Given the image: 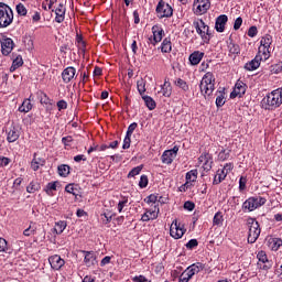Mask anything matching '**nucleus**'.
<instances>
[{
  "label": "nucleus",
  "instance_id": "423d86ee",
  "mask_svg": "<svg viewBox=\"0 0 282 282\" xmlns=\"http://www.w3.org/2000/svg\"><path fill=\"white\" fill-rule=\"evenodd\" d=\"M204 270V264L202 262L194 263L189 265L181 275L185 276L187 281H191L195 274H199Z\"/></svg>",
  "mask_w": 282,
  "mask_h": 282
},
{
  "label": "nucleus",
  "instance_id": "4be33fe9",
  "mask_svg": "<svg viewBox=\"0 0 282 282\" xmlns=\"http://www.w3.org/2000/svg\"><path fill=\"white\" fill-rule=\"evenodd\" d=\"M228 177V172H225V170H218L216 172V175L214 176L213 184L214 186H217L224 182Z\"/></svg>",
  "mask_w": 282,
  "mask_h": 282
},
{
  "label": "nucleus",
  "instance_id": "39448f33",
  "mask_svg": "<svg viewBox=\"0 0 282 282\" xmlns=\"http://www.w3.org/2000/svg\"><path fill=\"white\" fill-rule=\"evenodd\" d=\"M156 14L159 19H171L173 17V7L164 2V0H160L156 6Z\"/></svg>",
  "mask_w": 282,
  "mask_h": 282
},
{
  "label": "nucleus",
  "instance_id": "79ce46f5",
  "mask_svg": "<svg viewBox=\"0 0 282 282\" xmlns=\"http://www.w3.org/2000/svg\"><path fill=\"white\" fill-rule=\"evenodd\" d=\"M270 45H272V35L265 34L260 41V46L271 47Z\"/></svg>",
  "mask_w": 282,
  "mask_h": 282
},
{
  "label": "nucleus",
  "instance_id": "a878e982",
  "mask_svg": "<svg viewBox=\"0 0 282 282\" xmlns=\"http://www.w3.org/2000/svg\"><path fill=\"white\" fill-rule=\"evenodd\" d=\"M268 245H269V248L273 250V252H276V250H279V248H281L282 246V240L281 238H269Z\"/></svg>",
  "mask_w": 282,
  "mask_h": 282
},
{
  "label": "nucleus",
  "instance_id": "e2e57ef3",
  "mask_svg": "<svg viewBox=\"0 0 282 282\" xmlns=\"http://www.w3.org/2000/svg\"><path fill=\"white\" fill-rule=\"evenodd\" d=\"M259 33V31L257 30V26H251L248 30V36H250L251 39H254V36Z\"/></svg>",
  "mask_w": 282,
  "mask_h": 282
},
{
  "label": "nucleus",
  "instance_id": "a19ab883",
  "mask_svg": "<svg viewBox=\"0 0 282 282\" xmlns=\"http://www.w3.org/2000/svg\"><path fill=\"white\" fill-rule=\"evenodd\" d=\"M197 175H198L197 170H192V171H189V172L186 173L185 180H186V182H188V183H191V182H197Z\"/></svg>",
  "mask_w": 282,
  "mask_h": 282
},
{
  "label": "nucleus",
  "instance_id": "cd10ccee",
  "mask_svg": "<svg viewBox=\"0 0 282 282\" xmlns=\"http://www.w3.org/2000/svg\"><path fill=\"white\" fill-rule=\"evenodd\" d=\"M174 160H175V156L169 150H165L161 155V161L163 164H167V165L173 164Z\"/></svg>",
  "mask_w": 282,
  "mask_h": 282
},
{
  "label": "nucleus",
  "instance_id": "72a5a7b5",
  "mask_svg": "<svg viewBox=\"0 0 282 282\" xmlns=\"http://www.w3.org/2000/svg\"><path fill=\"white\" fill-rule=\"evenodd\" d=\"M207 96H213L215 91V75L210 73V78L207 80Z\"/></svg>",
  "mask_w": 282,
  "mask_h": 282
},
{
  "label": "nucleus",
  "instance_id": "412c9836",
  "mask_svg": "<svg viewBox=\"0 0 282 282\" xmlns=\"http://www.w3.org/2000/svg\"><path fill=\"white\" fill-rule=\"evenodd\" d=\"M202 58H204V52L195 51L189 55V63L191 65H199Z\"/></svg>",
  "mask_w": 282,
  "mask_h": 282
},
{
  "label": "nucleus",
  "instance_id": "c9c22d12",
  "mask_svg": "<svg viewBox=\"0 0 282 282\" xmlns=\"http://www.w3.org/2000/svg\"><path fill=\"white\" fill-rule=\"evenodd\" d=\"M58 184V181L47 183L46 187L44 188L46 195L50 197L54 196V191H56V185Z\"/></svg>",
  "mask_w": 282,
  "mask_h": 282
},
{
  "label": "nucleus",
  "instance_id": "774afa93",
  "mask_svg": "<svg viewBox=\"0 0 282 282\" xmlns=\"http://www.w3.org/2000/svg\"><path fill=\"white\" fill-rule=\"evenodd\" d=\"M133 282H148L149 280L144 275H137L132 279Z\"/></svg>",
  "mask_w": 282,
  "mask_h": 282
},
{
  "label": "nucleus",
  "instance_id": "4d7b16f0",
  "mask_svg": "<svg viewBox=\"0 0 282 282\" xmlns=\"http://www.w3.org/2000/svg\"><path fill=\"white\" fill-rule=\"evenodd\" d=\"M197 246H199V242L197 241V239H191V240L186 243L187 250H193V249L197 248Z\"/></svg>",
  "mask_w": 282,
  "mask_h": 282
},
{
  "label": "nucleus",
  "instance_id": "1a4fd4ad",
  "mask_svg": "<svg viewBox=\"0 0 282 282\" xmlns=\"http://www.w3.org/2000/svg\"><path fill=\"white\" fill-rule=\"evenodd\" d=\"M14 50V41L10 37H4L1 40V53L3 56H9Z\"/></svg>",
  "mask_w": 282,
  "mask_h": 282
},
{
  "label": "nucleus",
  "instance_id": "13d9d810",
  "mask_svg": "<svg viewBox=\"0 0 282 282\" xmlns=\"http://www.w3.org/2000/svg\"><path fill=\"white\" fill-rule=\"evenodd\" d=\"M127 204H129V198L123 197V199L120 200V202L118 203V205H117L118 212H119V213H122V210H123L124 206H127Z\"/></svg>",
  "mask_w": 282,
  "mask_h": 282
},
{
  "label": "nucleus",
  "instance_id": "680f3d73",
  "mask_svg": "<svg viewBox=\"0 0 282 282\" xmlns=\"http://www.w3.org/2000/svg\"><path fill=\"white\" fill-rule=\"evenodd\" d=\"M135 129H138V123L133 122L128 127L127 133L126 135H133V131H135Z\"/></svg>",
  "mask_w": 282,
  "mask_h": 282
},
{
  "label": "nucleus",
  "instance_id": "58836bf2",
  "mask_svg": "<svg viewBox=\"0 0 282 282\" xmlns=\"http://www.w3.org/2000/svg\"><path fill=\"white\" fill-rule=\"evenodd\" d=\"M151 219H158V213L147 210L141 217V221H151Z\"/></svg>",
  "mask_w": 282,
  "mask_h": 282
},
{
  "label": "nucleus",
  "instance_id": "9d476101",
  "mask_svg": "<svg viewBox=\"0 0 282 282\" xmlns=\"http://www.w3.org/2000/svg\"><path fill=\"white\" fill-rule=\"evenodd\" d=\"M257 259L259 260V265L261 270L268 271L272 268V261L268 259V254L265 253V251L263 250L259 251L257 254ZM261 263H263L262 267H261Z\"/></svg>",
  "mask_w": 282,
  "mask_h": 282
},
{
  "label": "nucleus",
  "instance_id": "0e129e2a",
  "mask_svg": "<svg viewBox=\"0 0 282 282\" xmlns=\"http://www.w3.org/2000/svg\"><path fill=\"white\" fill-rule=\"evenodd\" d=\"M12 160L10 158L1 156L0 155V166H8Z\"/></svg>",
  "mask_w": 282,
  "mask_h": 282
},
{
  "label": "nucleus",
  "instance_id": "b1692460",
  "mask_svg": "<svg viewBox=\"0 0 282 282\" xmlns=\"http://www.w3.org/2000/svg\"><path fill=\"white\" fill-rule=\"evenodd\" d=\"M161 91L165 98H171V94H173V87L171 86V82H169V79L164 80V84L161 86Z\"/></svg>",
  "mask_w": 282,
  "mask_h": 282
},
{
  "label": "nucleus",
  "instance_id": "4468645a",
  "mask_svg": "<svg viewBox=\"0 0 282 282\" xmlns=\"http://www.w3.org/2000/svg\"><path fill=\"white\" fill-rule=\"evenodd\" d=\"M50 265L53 270H61L65 265V260L61 256L55 254L48 258Z\"/></svg>",
  "mask_w": 282,
  "mask_h": 282
},
{
  "label": "nucleus",
  "instance_id": "7ed1b4c3",
  "mask_svg": "<svg viewBox=\"0 0 282 282\" xmlns=\"http://www.w3.org/2000/svg\"><path fill=\"white\" fill-rule=\"evenodd\" d=\"M247 226L249 228L248 231V243H257V239L261 236V225L254 218H248Z\"/></svg>",
  "mask_w": 282,
  "mask_h": 282
},
{
  "label": "nucleus",
  "instance_id": "338daca9",
  "mask_svg": "<svg viewBox=\"0 0 282 282\" xmlns=\"http://www.w3.org/2000/svg\"><path fill=\"white\" fill-rule=\"evenodd\" d=\"M57 108H58V111H63V109H67V101L63 99L57 101Z\"/></svg>",
  "mask_w": 282,
  "mask_h": 282
},
{
  "label": "nucleus",
  "instance_id": "49530a36",
  "mask_svg": "<svg viewBox=\"0 0 282 282\" xmlns=\"http://www.w3.org/2000/svg\"><path fill=\"white\" fill-rule=\"evenodd\" d=\"M174 84L176 85V87H180V89H183V91H188V84L186 83V80L177 78Z\"/></svg>",
  "mask_w": 282,
  "mask_h": 282
},
{
  "label": "nucleus",
  "instance_id": "bf43d9fd",
  "mask_svg": "<svg viewBox=\"0 0 282 282\" xmlns=\"http://www.w3.org/2000/svg\"><path fill=\"white\" fill-rule=\"evenodd\" d=\"M0 252H8V241L0 238Z\"/></svg>",
  "mask_w": 282,
  "mask_h": 282
},
{
  "label": "nucleus",
  "instance_id": "0eeeda50",
  "mask_svg": "<svg viewBox=\"0 0 282 282\" xmlns=\"http://www.w3.org/2000/svg\"><path fill=\"white\" fill-rule=\"evenodd\" d=\"M185 232H186V229H184V227L180 226L177 224V220H173V223L170 227L171 237H173V239H182V237H184Z\"/></svg>",
  "mask_w": 282,
  "mask_h": 282
},
{
  "label": "nucleus",
  "instance_id": "5fc2aeb1",
  "mask_svg": "<svg viewBox=\"0 0 282 282\" xmlns=\"http://www.w3.org/2000/svg\"><path fill=\"white\" fill-rule=\"evenodd\" d=\"M141 172H142V166L133 167V169L129 172L128 178L135 177V175H140Z\"/></svg>",
  "mask_w": 282,
  "mask_h": 282
},
{
  "label": "nucleus",
  "instance_id": "4c0bfd02",
  "mask_svg": "<svg viewBox=\"0 0 282 282\" xmlns=\"http://www.w3.org/2000/svg\"><path fill=\"white\" fill-rule=\"evenodd\" d=\"M37 191H41V183L36 181H32L26 187V192L31 194L36 193Z\"/></svg>",
  "mask_w": 282,
  "mask_h": 282
},
{
  "label": "nucleus",
  "instance_id": "5701e85b",
  "mask_svg": "<svg viewBox=\"0 0 282 282\" xmlns=\"http://www.w3.org/2000/svg\"><path fill=\"white\" fill-rule=\"evenodd\" d=\"M173 51V43L171 42V37H165L161 44L162 54H171Z\"/></svg>",
  "mask_w": 282,
  "mask_h": 282
},
{
  "label": "nucleus",
  "instance_id": "f8f14e48",
  "mask_svg": "<svg viewBox=\"0 0 282 282\" xmlns=\"http://www.w3.org/2000/svg\"><path fill=\"white\" fill-rule=\"evenodd\" d=\"M80 253L84 254V263L87 268L96 265V252L82 250Z\"/></svg>",
  "mask_w": 282,
  "mask_h": 282
},
{
  "label": "nucleus",
  "instance_id": "6e6d98bb",
  "mask_svg": "<svg viewBox=\"0 0 282 282\" xmlns=\"http://www.w3.org/2000/svg\"><path fill=\"white\" fill-rule=\"evenodd\" d=\"M246 184H248V177L247 176H240L239 178V191H246Z\"/></svg>",
  "mask_w": 282,
  "mask_h": 282
},
{
  "label": "nucleus",
  "instance_id": "3c124183",
  "mask_svg": "<svg viewBox=\"0 0 282 282\" xmlns=\"http://www.w3.org/2000/svg\"><path fill=\"white\" fill-rule=\"evenodd\" d=\"M73 142H74V138L72 135L62 138V143L64 144L65 149H69Z\"/></svg>",
  "mask_w": 282,
  "mask_h": 282
},
{
  "label": "nucleus",
  "instance_id": "9b49d317",
  "mask_svg": "<svg viewBox=\"0 0 282 282\" xmlns=\"http://www.w3.org/2000/svg\"><path fill=\"white\" fill-rule=\"evenodd\" d=\"M153 41H151L152 45H158V43L162 42L164 39V29L162 26L155 24L152 26Z\"/></svg>",
  "mask_w": 282,
  "mask_h": 282
},
{
  "label": "nucleus",
  "instance_id": "09e8293b",
  "mask_svg": "<svg viewBox=\"0 0 282 282\" xmlns=\"http://www.w3.org/2000/svg\"><path fill=\"white\" fill-rule=\"evenodd\" d=\"M202 28L205 36H208V43H210V39H213V32L210 31V26L206 25V22L203 21Z\"/></svg>",
  "mask_w": 282,
  "mask_h": 282
},
{
  "label": "nucleus",
  "instance_id": "6e6552de",
  "mask_svg": "<svg viewBox=\"0 0 282 282\" xmlns=\"http://www.w3.org/2000/svg\"><path fill=\"white\" fill-rule=\"evenodd\" d=\"M196 7V14H206L210 10V0H194V8Z\"/></svg>",
  "mask_w": 282,
  "mask_h": 282
},
{
  "label": "nucleus",
  "instance_id": "ea45409f",
  "mask_svg": "<svg viewBox=\"0 0 282 282\" xmlns=\"http://www.w3.org/2000/svg\"><path fill=\"white\" fill-rule=\"evenodd\" d=\"M23 66V57L21 55L17 56V58L13 59L12 66L10 67V72H15V69H19V67Z\"/></svg>",
  "mask_w": 282,
  "mask_h": 282
},
{
  "label": "nucleus",
  "instance_id": "f257e3e1",
  "mask_svg": "<svg viewBox=\"0 0 282 282\" xmlns=\"http://www.w3.org/2000/svg\"><path fill=\"white\" fill-rule=\"evenodd\" d=\"M262 108L268 111H274L278 107L282 105V88H278L271 91L262 99Z\"/></svg>",
  "mask_w": 282,
  "mask_h": 282
},
{
  "label": "nucleus",
  "instance_id": "bb28decb",
  "mask_svg": "<svg viewBox=\"0 0 282 282\" xmlns=\"http://www.w3.org/2000/svg\"><path fill=\"white\" fill-rule=\"evenodd\" d=\"M20 137H21V132L19 131V129L12 128V129L8 132L7 140H8V142H17Z\"/></svg>",
  "mask_w": 282,
  "mask_h": 282
},
{
  "label": "nucleus",
  "instance_id": "69168bd1",
  "mask_svg": "<svg viewBox=\"0 0 282 282\" xmlns=\"http://www.w3.org/2000/svg\"><path fill=\"white\" fill-rule=\"evenodd\" d=\"M185 210H195V203L187 200L184 203Z\"/></svg>",
  "mask_w": 282,
  "mask_h": 282
},
{
  "label": "nucleus",
  "instance_id": "052dcab7",
  "mask_svg": "<svg viewBox=\"0 0 282 282\" xmlns=\"http://www.w3.org/2000/svg\"><path fill=\"white\" fill-rule=\"evenodd\" d=\"M130 147H131V135L126 134L124 140H123L122 149L127 150Z\"/></svg>",
  "mask_w": 282,
  "mask_h": 282
},
{
  "label": "nucleus",
  "instance_id": "dca6fc26",
  "mask_svg": "<svg viewBox=\"0 0 282 282\" xmlns=\"http://www.w3.org/2000/svg\"><path fill=\"white\" fill-rule=\"evenodd\" d=\"M261 55H256L253 59L245 65V69H247V72H254V69H259V67L261 66Z\"/></svg>",
  "mask_w": 282,
  "mask_h": 282
},
{
  "label": "nucleus",
  "instance_id": "f704fd0d",
  "mask_svg": "<svg viewBox=\"0 0 282 282\" xmlns=\"http://www.w3.org/2000/svg\"><path fill=\"white\" fill-rule=\"evenodd\" d=\"M65 228H67V221H65V220H59V221H57V223L55 224L54 230H55L56 235H63Z\"/></svg>",
  "mask_w": 282,
  "mask_h": 282
},
{
  "label": "nucleus",
  "instance_id": "20e7f679",
  "mask_svg": "<svg viewBox=\"0 0 282 282\" xmlns=\"http://www.w3.org/2000/svg\"><path fill=\"white\" fill-rule=\"evenodd\" d=\"M265 197H249L243 204H242V210H249V213H252V210H257V208H261V206H264Z\"/></svg>",
  "mask_w": 282,
  "mask_h": 282
},
{
  "label": "nucleus",
  "instance_id": "37998d69",
  "mask_svg": "<svg viewBox=\"0 0 282 282\" xmlns=\"http://www.w3.org/2000/svg\"><path fill=\"white\" fill-rule=\"evenodd\" d=\"M57 171L61 177H67L69 175V165L62 164L57 167Z\"/></svg>",
  "mask_w": 282,
  "mask_h": 282
},
{
  "label": "nucleus",
  "instance_id": "f3484780",
  "mask_svg": "<svg viewBox=\"0 0 282 282\" xmlns=\"http://www.w3.org/2000/svg\"><path fill=\"white\" fill-rule=\"evenodd\" d=\"M193 25H194L197 34H199L202 41L204 43L208 44V36H206V34H204V31L202 30L203 25H204V20L200 19V20L194 21Z\"/></svg>",
  "mask_w": 282,
  "mask_h": 282
},
{
  "label": "nucleus",
  "instance_id": "7c9ffc66",
  "mask_svg": "<svg viewBox=\"0 0 282 282\" xmlns=\"http://www.w3.org/2000/svg\"><path fill=\"white\" fill-rule=\"evenodd\" d=\"M18 110L21 113H29V111H32V102L30 101V99H25Z\"/></svg>",
  "mask_w": 282,
  "mask_h": 282
},
{
  "label": "nucleus",
  "instance_id": "a18cd8bd",
  "mask_svg": "<svg viewBox=\"0 0 282 282\" xmlns=\"http://www.w3.org/2000/svg\"><path fill=\"white\" fill-rule=\"evenodd\" d=\"M39 98H40L41 105H52V99H50L47 94H45L43 91H40L39 93Z\"/></svg>",
  "mask_w": 282,
  "mask_h": 282
},
{
  "label": "nucleus",
  "instance_id": "c03bdc74",
  "mask_svg": "<svg viewBox=\"0 0 282 282\" xmlns=\"http://www.w3.org/2000/svg\"><path fill=\"white\" fill-rule=\"evenodd\" d=\"M271 52L272 47L259 46V54H262L264 56V61H268V58H270Z\"/></svg>",
  "mask_w": 282,
  "mask_h": 282
},
{
  "label": "nucleus",
  "instance_id": "a211bd4d",
  "mask_svg": "<svg viewBox=\"0 0 282 282\" xmlns=\"http://www.w3.org/2000/svg\"><path fill=\"white\" fill-rule=\"evenodd\" d=\"M228 23V15L221 14L216 19L215 29L217 32H224L226 24Z\"/></svg>",
  "mask_w": 282,
  "mask_h": 282
},
{
  "label": "nucleus",
  "instance_id": "8fccbe9b",
  "mask_svg": "<svg viewBox=\"0 0 282 282\" xmlns=\"http://www.w3.org/2000/svg\"><path fill=\"white\" fill-rule=\"evenodd\" d=\"M230 158V150H221L218 154V160L220 162H226Z\"/></svg>",
  "mask_w": 282,
  "mask_h": 282
},
{
  "label": "nucleus",
  "instance_id": "aec40b11",
  "mask_svg": "<svg viewBox=\"0 0 282 282\" xmlns=\"http://www.w3.org/2000/svg\"><path fill=\"white\" fill-rule=\"evenodd\" d=\"M210 78V72L206 73L199 84V89L203 96H208V80Z\"/></svg>",
  "mask_w": 282,
  "mask_h": 282
},
{
  "label": "nucleus",
  "instance_id": "6ab92c4d",
  "mask_svg": "<svg viewBox=\"0 0 282 282\" xmlns=\"http://www.w3.org/2000/svg\"><path fill=\"white\" fill-rule=\"evenodd\" d=\"M67 9H65V4L59 3L56 8H55V21L56 23H63V21H65V12Z\"/></svg>",
  "mask_w": 282,
  "mask_h": 282
},
{
  "label": "nucleus",
  "instance_id": "2eb2a0df",
  "mask_svg": "<svg viewBox=\"0 0 282 282\" xmlns=\"http://www.w3.org/2000/svg\"><path fill=\"white\" fill-rule=\"evenodd\" d=\"M246 94V84L243 82H237L234 91L230 94V98H241Z\"/></svg>",
  "mask_w": 282,
  "mask_h": 282
},
{
  "label": "nucleus",
  "instance_id": "473e14b6",
  "mask_svg": "<svg viewBox=\"0 0 282 282\" xmlns=\"http://www.w3.org/2000/svg\"><path fill=\"white\" fill-rule=\"evenodd\" d=\"M224 105H226V93H224L223 88V90L218 91V96L216 98V107L219 109V107H223Z\"/></svg>",
  "mask_w": 282,
  "mask_h": 282
},
{
  "label": "nucleus",
  "instance_id": "ddd939ff",
  "mask_svg": "<svg viewBox=\"0 0 282 282\" xmlns=\"http://www.w3.org/2000/svg\"><path fill=\"white\" fill-rule=\"evenodd\" d=\"M76 76V68L74 66H68L62 72V79L65 85L69 84L70 80H74Z\"/></svg>",
  "mask_w": 282,
  "mask_h": 282
},
{
  "label": "nucleus",
  "instance_id": "864d4df0",
  "mask_svg": "<svg viewBox=\"0 0 282 282\" xmlns=\"http://www.w3.org/2000/svg\"><path fill=\"white\" fill-rule=\"evenodd\" d=\"M139 186H140V188H147V186H149V176L141 175L140 181H139Z\"/></svg>",
  "mask_w": 282,
  "mask_h": 282
},
{
  "label": "nucleus",
  "instance_id": "603ef678",
  "mask_svg": "<svg viewBox=\"0 0 282 282\" xmlns=\"http://www.w3.org/2000/svg\"><path fill=\"white\" fill-rule=\"evenodd\" d=\"M213 160V154L208 153V152H204L199 158L198 161L206 163V162H210Z\"/></svg>",
  "mask_w": 282,
  "mask_h": 282
},
{
  "label": "nucleus",
  "instance_id": "393cba45",
  "mask_svg": "<svg viewBox=\"0 0 282 282\" xmlns=\"http://www.w3.org/2000/svg\"><path fill=\"white\" fill-rule=\"evenodd\" d=\"M41 166H45V159L36 158V154H34V158L31 162V169L33 171H39Z\"/></svg>",
  "mask_w": 282,
  "mask_h": 282
},
{
  "label": "nucleus",
  "instance_id": "de8ad7c7",
  "mask_svg": "<svg viewBox=\"0 0 282 282\" xmlns=\"http://www.w3.org/2000/svg\"><path fill=\"white\" fill-rule=\"evenodd\" d=\"M15 10H17L19 17L28 15V9L25 8V6L23 3L17 4Z\"/></svg>",
  "mask_w": 282,
  "mask_h": 282
},
{
  "label": "nucleus",
  "instance_id": "f03ea898",
  "mask_svg": "<svg viewBox=\"0 0 282 282\" xmlns=\"http://www.w3.org/2000/svg\"><path fill=\"white\" fill-rule=\"evenodd\" d=\"M14 21V12L10 6L0 2V28H8Z\"/></svg>",
  "mask_w": 282,
  "mask_h": 282
},
{
  "label": "nucleus",
  "instance_id": "c85d7f7f",
  "mask_svg": "<svg viewBox=\"0 0 282 282\" xmlns=\"http://www.w3.org/2000/svg\"><path fill=\"white\" fill-rule=\"evenodd\" d=\"M228 50L230 56H237L241 54V47L239 46V44H236L234 42H229Z\"/></svg>",
  "mask_w": 282,
  "mask_h": 282
},
{
  "label": "nucleus",
  "instance_id": "2f4dec72",
  "mask_svg": "<svg viewBox=\"0 0 282 282\" xmlns=\"http://www.w3.org/2000/svg\"><path fill=\"white\" fill-rule=\"evenodd\" d=\"M213 226H217L218 228H221L224 226V214L221 212H217L213 219Z\"/></svg>",
  "mask_w": 282,
  "mask_h": 282
},
{
  "label": "nucleus",
  "instance_id": "e433bc0d",
  "mask_svg": "<svg viewBox=\"0 0 282 282\" xmlns=\"http://www.w3.org/2000/svg\"><path fill=\"white\" fill-rule=\"evenodd\" d=\"M137 89L140 96H144V94L147 93V80H144L143 78L139 79L137 82Z\"/></svg>",
  "mask_w": 282,
  "mask_h": 282
},
{
  "label": "nucleus",
  "instance_id": "c756f323",
  "mask_svg": "<svg viewBox=\"0 0 282 282\" xmlns=\"http://www.w3.org/2000/svg\"><path fill=\"white\" fill-rule=\"evenodd\" d=\"M142 99L144 100L145 107H148L150 111H153V109L158 107L155 100L151 96L143 95Z\"/></svg>",
  "mask_w": 282,
  "mask_h": 282
}]
</instances>
